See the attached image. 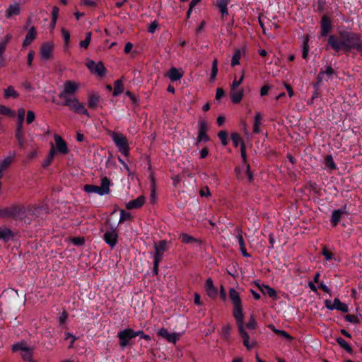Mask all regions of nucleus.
Returning a JSON list of instances; mask_svg holds the SVG:
<instances>
[{
	"mask_svg": "<svg viewBox=\"0 0 362 362\" xmlns=\"http://www.w3.org/2000/svg\"><path fill=\"white\" fill-rule=\"evenodd\" d=\"M326 49H332L336 52L341 50L349 52L356 49L362 56V40L360 34L348 30H339L338 36L330 35L328 37Z\"/></svg>",
	"mask_w": 362,
	"mask_h": 362,
	"instance_id": "obj_1",
	"label": "nucleus"
},
{
	"mask_svg": "<svg viewBox=\"0 0 362 362\" xmlns=\"http://www.w3.org/2000/svg\"><path fill=\"white\" fill-rule=\"evenodd\" d=\"M79 88V85L74 81H66L64 83V89L59 93L58 96L64 101L61 103L63 106H67L71 110L90 117L89 112L84 105L78 100L72 97Z\"/></svg>",
	"mask_w": 362,
	"mask_h": 362,
	"instance_id": "obj_2",
	"label": "nucleus"
},
{
	"mask_svg": "<svg viewBox=\"0 0 362 362\" xmlns=\"http://www.w3.org/2000/svg\"><path fill=\"white\" fill-rule=\"evenodd\" d=\"M8 218H12L27 224H30L31 222V219L28 216L25 207L21 204H13L8 206Z\"/></svg>",
	"mask_w": 362,
	"mask_h": 362,
	"instance_id": "obj_3",
	"label": "nucleus"
},
{
	"mask_svg": "<svg viewBox=\"0 0 362 362\" xmlns=\"http://www.w3.org/2000/svg\"><path fill=\"white\" fill-rule=\"evenodd\" d=\"M155 254L153 256V275L156 276L158 274L159 263L163 259L164 253L168 250L167 241L165 240L154 243Z\"/></svg>",
	"mask_w": 362,
	"mask_h": 362,
	"instance_id": "obj_4",
	"label": "nucleus"
},
{
	"mask_svg": "<svg viewBox=\"0 0 362 362\" xmlns=\"http://www.w3.org/2000/svg\"><path fill=\"white\" fill-rule=\"evenodd\" d=\"M233 315L236 321L238 332L242 339H250L249 334L245 330L243 322V303L233 305Z\"/></svg>",
	"mask_w": 362,
	"mask_h": 362,
	"instance_id": "obj_5",
	"label": "nucleus"
},
{
	"mask_svg": "<svg viewBox=\"0 0 362 362\" xmlns=\"http://www.w3.org/2000/svg\"><path fill=\"white\" fill-rule=\"evenodd\" d=\"M110 180L107 177H104L101 180L100 186L93 185H86L83 189L87 193H96L99 195L108 194L110 192Z\"/></svg>",
	"mask_w": 362,
	"mask_h": 362,
	"instance_id": "obj_6",
	"label": "nucleus"
},
{
	"mask_svg": "<svg viewBox=\"0 0 362 362\" xmlns=\"http://www.w3.org/2000/svg\"><path fill=\"white\" fill-rule=\"evenodd\" d=\"M13 352H20L24 361L35 362L33 359V348L28 346L24 341H20L12 345Z\"/></svg>",
	"mask_w": 362,
	"mask_h": 362,
	"instance_id": "obj_7",
	"label": "nucleus"
},
{
	"mask_svg": "<svg viewBox=\"0 0 362 362\" xmlns=\"http://www.w3.org/2000/svg\"><path fill=\"white\" fill-rule=\"evenodd\" d=\"M112 139L119 148V151L125 156L129 153V148L126 136L118 132H113Z\"/></svg>",
	"mask_w": 362,
	"mask_h": 362,
	"instance_id": "obj_8",
	"label": "nucleus"
},
{
	"mask_svg": "<svg viewBox=\"0 0 362 362\" xmlns=\"http://www.w3.org/2000/svg\"><path fill=\"white\" fill-rule=\"evenodd\" d=\"M117 337L119 339H132L136 337H139L140 339H151V337L145 334L143 331H134L130 328L119 332Z\"/></svg>",
	"mask_w": 362,
	"mask_h": 362,
	"instance_id": "obj_9",
	"label": "nucleus"
},
{
	"mask_svg": "<svg viewBox=\"0 0 362 362\" xmlns=\"http://www.w3.org/2000/svg\"><path fill=\"white\" fill-rule=\"evenodd\" d=\"M320 37H329V33H331L332 29H333V25H332V19L326 16V14H325L320 19Z\"/></svg>",
	"mask_w": 362,
	"mask_h": 362,
	"instance_id": "obj_10",
	"label": "nucleus"
},
{
	"mask_svg": "<svg viewBox=\"0 0 362 362\" xmlns=\"http://www.w3.org/2000/svg\"><path fill=\"white\" fill-rule=\"evenodd\" d=\"M86 66L92 74H96L100 77H103L106 74V69L102 62L95 63L93 60L88 59Z\"/></svg>",
	"mask_w": 362,
	"mask_h": 362,
	"instance_id": "obj_11",
	"label": "nucleus"
},
{
	"mask_svg": "<svg viewBox=\"0 0 362 362\" xmlns=\"http://www.w3.org/2000/svg\"><path fill=\"white\" fill-rule=\"evenodd\" d=\"M325 305L326 308L330 310H337L343 313H347L349 311L347 304L341 302L339 298H334L333 303L330 300H325Z\"/></svg>",
	"mask_w": 362,
	"mask_h": 362,
	"instance_id": "obj_12",
	"label": "nucleus"
},
{
	"mask_svg": "<svg viewBox=\"0 0 362 362\" xmlns=\"http://www.w3.org/2000/svg\"><path fill=\"white\" fill-rule=\"evenodd\" d=\"M54 49V44L52 42H46L43 43L40 49V54L42 59L48 60L52 57Z\"/></svg>",
	"mask_w": 362,
	"mask_h": 362,
	"instance_id": "obj_13",
	"label": "nucleus"
},
{
	"mask_svg": "<svg viewBox=\"0 0 362 362\" xmlns=\"http://www.w3.org/2000/svg\"><path fill=\"white\" fill-rule=\"evenodd\" d=\"M205 291L211 299H216L218 296V288L214 286V281L211 278L205 281Z\"/></svg>",
	"mask_w": 362,
	"mask_h": 362,
	"instance_id": "obj_14",
	"label": "nucleus"
},
{
	"mask_svg": "<svg viewBox=\"0 0 362 362\" xmlns=\"http://www.w3.org/2000/svg\"><path fill=\"white\" fill-rule=\"evenodd\" d=\"M158 337L165 339H178L182 337V332L169 333L165 328H161L158 332Z\"/></svg>",
	"mask_w": 362,
	"mask_h": 362,
	"instance_id": "obj_15",
	"label": "nucleus"
},
{
	"mask_svg": "<svg viewBox=\"0 0 362 362\" xmlns=\"http://www.w3.org/2000/svg\"><path fill=\"white\" fill-rule=\"evenodd\" d=\"M54 137L56 143L57 150L63 155L67 154L69 153V148L66 143L60 136L57 134H54Z\"/></svg>",
	"mask_w": 362,
	"mask_h": 362,
	"instance_id": "obj_16",
	"label": "nucleus"
},
{
	"mask_svg": "<svg viewBox=\"0 0 362 362\" xmlns=\"http://www.w3.org/2000/svg\"><path fill=\"white\" fill-rule=\"evenodd\" d=\"M117 237L118 235L115 230H111L104 234L103 238L107 244L113 247L117 244Z\"/></svg>",
	"mask_w": 362,
	"mask_h": 362,
	"instance_id": "obj_17",
	"label": "nucleus"
},
{
	"mask_svg": "<svg viewBox=\"0 0 362 362\" xmlns=\"http://www.w3.org/2000/svg\"><path fill=\"white\" fill-rule=\"evenodd\" d=\"M146 202V197L143 195L139 196L135 199L129 201L126 204V208L128 210L141 208Z\"/></svg>",
	"mask_w": 362,
	"mask_h": 362,
	"instance_id": "obj_18",
	"label": "nucleus"
},
{
	"mask_svg": "<svg viewBox=\"0 0 362 362\" xmlns=\"http://www.w3.org/2000/svg\"><path fill=\"white\" fill-rule=\"evenodd\" d=\"M179 239L186 244H197L201 249L202 245V240L201 239H196L194 237L187 234L181 233L179 236Z\"/></svg>",
	"mask_w": 362,
	"mask_h": 362,
	"instance_id": "obj_19",
	"label": "nucleus"
},
{
	"mask_svg": "<svg viewBox=\"0 0 362 362\" xmlns=\"http://www.w3.org/2000/svg\"><path fill=\"white\" fill-rule=\"evenodd\" d=\"M37 35V33L35 26H33V25L31 26L29 28V30L25 35V37L23 42V45H22L23 47H26L29 46L32 43V42L36 38Z\"/></svg>",
	"mask_w": 362,
	"mask_h": 362,
	"instance_id": "obj_20",
	"label": "nucleus"
},
{
	"mask_svg": "<svg viewBox=\"0 0 362 362\" xmlns=\"http://www.w3.org/2000/svg\"><path fill=\"white\" fill-rule=\"evenodd\" d=\"M256 285L257 286L259 291L262 292L263 295H268L269 296L273 298L274 299L277 298L278 295L274 288H272L268 285H260L259 284H257Z\"/></svg>",
	"mask_w": 362,
	"mask_h": 362,
	"instance_id": "obj_21",
	"label": "nucleus"
},
{
	"mask_svg": "<svg viewBox=\"0 0 362 362\" xmlns=\"http://www.w3.org/2000/svg\"><path fill=\"white\" fill-rule=\"evenodd\" d=\"M100 101V95L97 93L88 94V106L90 109H96Z\"/></svg>",
	"mask_w": 362,
	"mask_h": 362,
	"instance_id": "obj_22",
	"label": "nucleus"
},
{
	"mask_svg": "<svg viewBox=\"0 0 362 362\" xmlns=\"http://www.w3.org/2000/svg\"><path fill=\"white\" fill-rule=\"evenodd\" d=\"M13 238L14 233L11 229L8 228H0V240H2L4 243H7Z\"/></svg>",
	"mask_w": 362,
	"mask_h": 362,
	"instance_id": "obj_23",
	"label": "nucleus"
},
{
	"mask_svg": "<svg viewBox=\"0 0 362 362\" xmlns=\"http://www.w3.org/2000/svg\"><path fill=\"white\" fill-rule=\"evenodd\" d=\"M268 328L270 329L271 332L274 334L277 337L284 338L285 339H294L289 335L288 333L284 332V330L277 329L273 325H269Z\"/></svg>",
	"mask_w": 362,
	"mask_h": 362,
	"instance_id": "obj_24",
	"label": "nucleus"
},
{
	"mask_svg": "<svg viewBox=\"0 0 362 362\" xmlns=\"http://www.w3.org/2000/svg\"><path fill=\"white\" fill-rule=\"evenodd\" d=\"M167 76L171 81H176L182 77L183 71L173 67L169 70Z\"/></svg>",
	"mask_w": 362,
	"mask_h": 362,
	"instance_id": "obj_25",
	"label": "nucleus"
},
{
	"mask_svg": "<svg viewBox=\"0 0 362 362\" xmlns=\"http://www.w3.org/2000/svg\"><path fill=\"white\" fill-rule=\"evenodd\" d=\"M230 96L231 100L233 103H235V104L240 103L241 102V100H243V89H240V90H230Z\"/></svg>",
	"mask_w": 362,
	"mask_h": 362,
	"instance_id": "obj_26",
	"label": "nucleus"
},
{
	"mask_svg": "<svg viewBox=\"0 0 362 362\" xmlns=\"http://www.w3.org/2000/svg\"><path fill=\"white\" fill-rule=\"evenodd\" d=\"M229 298L232 301L233 305L242 303V300L238 292L233 288H230L229 289Z\"/></svg>",
	"mask_w": 362,
	"mask_h": 362,
	"instance_id": "obj_27",
	"label": "nucleus"
},
{
	"mask_svg": "<svg viewBox=\"0 0 362 362\" xmlns=\"http://www.w3.org/2000/svg\"><path fill=\"white\" fill-rule=\"evenodd\" d=\"M342 217V212H341L339 209H335L332 211V216L330 218V223L332 227L337 226L340 221V219Z\"/></svg>",
	"mask_w": 362,
	"mask_h": 362,
	"instance_id": "obj_28",
	"label": "nucleus"
},
{
	"mask_svg": "<svg viewBox=\"0 0 362 362\" xmlns=\"http://www.w3.org/2000/svg\"><path fill=\"white\" fill-rule=\"evenodd\" d=\"M228 1L227 0H217L216 1V6L219 9L220 12L222 13V17L226 16L228 14Z\"/></svg>",
	"mask_w": 362,
	"mask_h": 362,
	"instance_id": "obj_29",
	"label": "nucleus"
},
{
	"mask_svg": "<svg viewBox=\"0 0 362 362\" xmlns=\"http://www.w3.org/2000/svg\"><path fill=\"white\" fill-rule=\"evenodd\" d=\"M262 116L261 112H256L254 124H253V133L259 134L260 132V125L262 124Z\"/></svg>",
	"mask_w": 362,
	"mask_h": 362,
	"instance_id": "obj_30",
	"label": "nucleus"
},
{
	"mask_svg": "<svg viewBox=\"0 0 362 362\" xmlns=\"http://www.w3.org/2000/svg\"><path fill=\"white\" fill-rule=\"evenodd\" d=\"M20 13V6L18 4L10 5L6 11L7 18L11 17L13 15H18Z\"/></svg>",
	"mask_w": 362,
	"mask_h": 362,
	"instance_id": "obj_31",
	"label": "nucleus"
},
{
	"mask_svg": "<svg viewBox=\"0 0 362 362\" xmlns=\"http://www.w3.org/2000/svg\"><path fill=\"white\" fill-rule=\"evenodd\" d=\"M4 96L6 99L10 98H17L19 96V93L14 89L13 86H10L7 88L4 89Z\"/></svg>",
	"mask_w": 362,
	"mask_h": 362,
	"instance_id": "obj_32",
	"label": "nucleus"
},
{
	"mask_svg": "<svg viewBox=\"0 0 362 362\" xmlns=\"http://www.w3.org/2000/svg\"><path fill=\"white\" fill-rule=\"evenodd\" d=\"M124 90V86L121 79L117 80L114 83L113 96L117 97Z\"/></svg>",
	"mask_w": 362,
	"mask_h": 362,
	"instance_id": "obj_33",
	"label": "nucleus"
},
{
	"mask_svg": "<svg viewBox=\"0 0 362 362\" xmlns=\"http://www.w3.org/2000/svg\"><path fill=\"white\" fill-rule=\"evenodd\" d=\"M6 49V41L0 42V69L5 66L6 62L4 54Z\"/></svg>",
	"mask_w": 362,
	"mask_h": 362,
	"instance_id": "obj_34",
	"label": "nucleus"
},
{
	"mask_svg": "<svg viewBox=\"0 0 362 362\" xmlns=\"http://www.w3.org/2000/svg\"><path fill=\"white\" fill-rule=\"evenodd\" d=\"M242 57V52L240 49H235L234 54L231 59V66H235L240 64V59Z\"/></svg>",
	"mask_w": 362,
	"mask_h": 362,
	"instance_id": "obj_35",
	"label": "nucleus"
},
{
	"mask_svg": "<svg viewBox=\"0 0 362 362\" xmlns=\"http://www.w3.org/2000/svg\"><path fill=\"white\" fill-rule=\"evenodd\" d=\"M15 137L18 141V146H20V148H24L25 144L24 132H16Z\"/></svg>",
	"mask_w": 362,
	"mask_h": 362,
	"instance_id": "obj_36",
	"label": "nucleus"
},
{
	"mask_svg": "<svg viewBox=\"0 0 362 362\" xmlns=\"http://www.w3.org/2000/svg\"><path fill=\"white\" fill-rule=\"evenodd\" d=\"M218 136L221 141L222 145L226 146L229 143L228 134L226 131H221L218 133Z\"/></svg>",
	"mask_w": 362,
	"mask_h": 362,
	"instance_id": "obj_37",
	"label": "nucleus"
},
{
	"mask_svg": "<svg viewBox=\"0 0 362 362\" xmlns=\"http://www.w3.org/2000/svg\"><path fill=\"white\" fill-rule=\"evenodd\" d=\"M13 157L14 155L13 156H8L4 158L2 161L0 163V169L4 170L6 168H8L13 161Z\"/></svg>",
	"mask_w": 362,
	"mask_h": 362,
	"instance_id": "obj_38",
	"label": "nucleus"
},
{
	"mask_svg": "<svg viewBox=\"0 0 362 362\" xmlns=\"http://www.w3.org/2000/svg\"><path fill=\"white\" fill-rule=\"evenodd\" d=\"M325 163L326 166L328 167L331 170L337 169V165L334 162L332 156H331V155H327L325 156Z\"/></svg>",
	"mask_w": 362,
	"mask_h": 362,
	"instance_id": "obj_39",
	"label": "nucleus"
},
{
	"mask_svg": "<svg viewBox=\"0 0 362 362\" xmlns=\"http://www.w3.org/2000/svg\"><path fill=\"white\" fill-rule=\"evenodd\" d=\"M230 137L235 147H238L240 144H241L242 142H244L241 136L237 132L232 133Z\"/></svg>",
	"mask_w": 362,
	"mask_h": 362,
	"instance_id": "obj_40",
	"label": "nucleus"
},
{
	"mask_svg": "<svg viewBox=\"0 0 362 362\" xmlns=\"http://www.w3.org/2000/svg\"><path fill=\"white\" fill-rule=\"evenodd\" d=\"M91 36H92L91 32L86 33L85 40L81 41L79 43L80 47L82 48H84V49H87L89 46L90 41H91Z\"/></svg>",
	"mask_w": 362,
	"mask_h": 362,
	"instance_id": "obj_41",
	"label": "nucleus"
},
{
	"mask_svg": "<svg viewBox=\"0 0 362 362\" xmlns=\"http://www.w3.org/2000/svg\"><path fill=\"white\" fill-rule=\"evenodd\" d=\"M217 73H218V62H217V59H215L213 61L211 73V76H210V78H209L211 82H213L215 81Z\"/></svg>",
	"mask_w": 362,
	"mask_h": 362,
	"instance_id": "obj_42",
	"label": "nucleus"
},
{
	"mask_svg": "<svg viewBox=\"0 0 362 362\" xmlns=\"http://www.w3.org/2000/svg\"><path fill=\"white\" fill-rule=\"evenodd\" d=\"M0 114L4 115H7L11 117L16 116V113L14 111L11 110L10 108L6 107L5 105H0Z\"/></svg>",
	"mask_w": 362,
	"mask_h": 362,
	"instance_id": "obj_43",
	"label": "nucleus"
},
{
	"mask_svg": "<svg viewBox=\"0 0 362 362\" xmlns=\"http://www.w3.org/2000/svg\"><path fill=\"white\" fill-rule=\"evenodd\" d=\"M339 344V346L346 350L347 353L353 355L354 351L352 347L349 345L347 341H337Z\"/></svg>",
	"mask_w": 362,
	"mask_h": 362,
	"instance_id": "obj_44",
	"label": "nucleus"
},
{
	"mask_svg": "<svg viewBox=\"0 0 362 362\" xmlns=\"http://www.w3.org/2000/svg\"><path fill=\"white\" fill-rule=\"evenodd\" d=\"M324 78V72L323 70H320L319 74H317L316 77V82L313 83V88L314 89H318L321 83L322 82Z\"/></svg>",
	"mask_w": 362,
	"mask_h": 362,
	"instance_id": "obj_45",
	"label": "nucleus"
},
{
	"mask_svg": "<svg viewBox=\"0 0 362 362\" xmlns=\"http://www.w3.org/2000/svg\"><path fill=\"white\" fill-rule=\"evenodd\" d=\"M322 255L325 257L326 261H330L334 257L333 254L328 250L326 246H324L322 250Z\"/></svg>",
	"mask_w": 362,
	"mask_h": 362,
	"instance_id": "obj_46",
	"label": "nucleus"
},
{
	"mask_svg": "<svg viewBox=\"0 0 362 362\" xmlns=\"http://www.w3.org/2000/svg\"><path fill=\"white\" fill-rule=\"evenodd\" d=\"M256 325V320L253 316H251L247 323H246L245 325L244 324L245 330L246 329V328H247L249 330H253V329L255 328Z\"/></svg>",
	"mask_w": 362,
	"mask_h": 362,
	"instance_id": "obj_47",
	"label": "nucleus"
},
{
	"mask_svg": "<svg viewBox=\"0 0 362 362\" xmlns=\"http://www.w3.org/2000/svg\"><path fill=\"white\" fill-rule=\"evenodd\" d=\"M309 45H308V40L306 39L303 45V50H302V57L303 59H307L308 56L309 52Z\"/></svg>",
	"mask_w": 362,
	"mask_h": 362,
	"instance_id": "obj_48",
	"label": "nucleus"
},
{
	"mask_svg": "<svg viewBox=\"0 0 362 362\" xmlns=\"http://www.w3.org/2000/svg\"><path fill=\"white\" fill-rule=\"evenodd\" d=\"M199 129L197 136V143H199L204 139V120H200L199 122Z\"/></svg>",
	"mask_w": 362,
	"mask_h": 362,
	"instance_id": "obj_49",
	"label": "nucleus"
},
{
	"mask_svg": "<svg viewBox=\"0 0 362 362\" xmlns=\"http://www.w3.org/2000/svg\"><path fill=\"white\" fill-rule=\"evenodd\" d=\"M61 31H62V34L63 35V38L64 40V45L66 47H68L69 43V40H70V33L67 30H66L64 28H62Z\"/></svg>",
	"mask_w": 362,
	"mask_h": 362,
	"instance_id": "obj_50",
	"label": "nucleus"
},
{
	"mask_svg": "<svg viewBox=\"0 0 362 362\" xmlns=\"http://www.w3.org/2000/svg\"><path fill=\"white\" fill-rule=\"evenodd\" d=\"M326 0H317V11L322 13L326 10Z\"/></svg>",
	"mask_w": 362,
	"mask_h": 362,
	"instance_id": "obj_51",
	"label": "nucleus"
},
{
	"mask_svg": "<svg viewBox=\"0 0 362 362\" xmlns=\"http://www.w3.org/2000/svg\"><path fill=\"white\" fill-rule=\"evenodd\" d=\"M132 217L130 213L125 211L124 210L122 209L120 211V218L119 223H121L124 222V221L130 219Z\"/></svg>",
	"mask_w": 362,
	"mask_h": 362,
	"instance_id": "obj_52",
	"label": "nucleus"
},
{
	"mask_svg": "<svg viewBox=\"0 0 362 362\" xmlns=\"http://www.w3.org/2000/svg\"><path fill=\"white\" fill-rule=\"evenodd\" d=\"M345 320H346V322L352 324H357L359 323L360 322L359 318L354 315H346L345 316Z\"/></svg>",
	"mask_w": 362,
	"mask_h": 362,
	"instance_id": "obj_53",
	"label": "nucleus"
},
{
	"mask_svg": "<svg viewBox=\"0 0 362 362\" xmlns=\"http://www.w3.org/2000/svg\"><path fill=\"white\" fill-rule=\"evenodd\" d=\"M243 78H244L243 75H242L240 76V78L238 80H237V78H235L231 83L230 90H236L238 88V87L240 86L241 85V83H243Z\"/></svg>",
	"mask_w": 362,
	"mask_h": 362,
	"instance_id": "obj_54",
	"label": "nucleus"
},
{
	"mask_svg": "<svg viewBox=\"0 0 362 362\" xmlns=\"http://www.w3.org/2000/svg\"><path fill=\"white\" fill-rule=\"evenodd\" d=\"M245 142H242L241 144V156H242V159H243V162L244 164H245L247 165V154H246V151H245Z\"/></svg>",
	"mask_w": 362,
	"mask_h": 362,
	"instance_id": "obj_55",
	"label": "nucleus"
},
{
	"mask_svg": "<svg viewBox=\"0 0 362 362\" xmlns=\"http://www.w3.org/2000/svg\"><path fill=\"white\" fill-rule=\"evenodd\" d=\"M201 0H192L190 4H189V9H188V11L187 13V18H189L190 17V14L193 10V8H194V6L200 1Z\"/></svg>",
	"mask_w": 362,
	"mask_h": 362,
	"instance_id": "obj_56",
	"label": "nucleus"
},
{
	"mask_svg": "<svg viewBox=\"0 0 362 362\" xmlns=\"http://www.w3.org/2000/svg\"><path fill=\"white\" fill-rule=\"evenodd\" d=\"M35 119V115L33 111L29 110L27 112V117H26V122L28 124H31Z\"/></svg>",
	"mask_w": 362,
	"mask_h": 362,
	"instance_id": "obj_57",
	"label": "nucleus"
},
{
	"mask_svg": "<svg viewBox=\"0 0 362 362\" xmlns=\"http://www.w3.org/2000/svg\"><path fill=\"white\" fill-rule=\"evenodd\" d=\"M236 238H237V240H238V245H239L240 249L243 248V247H245V241H244L243 238L242 230H239L238 231V233Z\"/></svg>",
	"mask_w": 362,
	"mask_h": 362,
	"instance_id": "obj_58",
	"label": "nucleus"
},
{
	"mask_svg": "<svg viewBox=\"0 0 362 362\" xmlns=\"http://www.w3.org/2000/svg\"><path fill=\"white\" fill-rule=\"evenodd\" d=\"M323 72L324 75L326 74L329 77H332L334 74H336L335 71H334L331 65L327 66L325 70L323 71Z\"/></svg>",
	"mask_w": 362,
	"mask_h": 362,
	"instance_id": "obj_59",
	"label": "nucleus"
},
{
	"mask_svg": "<svg viewBox=\"0 0 362 362\" xmlns=\"http://www.w3.org/2000/svg\"><path fill=\"white\" fill-rule=\"evenodd\" d=\"M158 23L156 21H154L149 25V26L148 28V32L150 33H153L155 32L156 29L158 28Z\"/></svg>",
	"mask_w": 362,
	"mask_h": 362,
	"instance_id": "obj_60",
	"label": "nucleus"
},
{
	"mask_svg": "<svg viewBox=\"0 0 362 362\" xmlns=\"http://www.w3.org/2000/svg\"><path fill=\"white\" fill-rule=\"evenodd\" d=\"M126 95L129 97V98L131 99L132 102L134 104L138 105V103H139V98H136L131 91L127 90L126 92Z\"/></svg>",
	"mask_w": 362,
	"mask_h": 362,
	"instance_id": "obj_61",
	"label": "nucleus"
},
{
	"mask_svg": "<svg viewBox=\"0 0 362 362\" xmlns=\"http://www.w3.org/2000/svg\"><path fill=\"white\" fill-rule=\"evenodd\" d=\"M243 344L247 349H250L257 346V341H243Z\"/></svg>",
	"mask_w": 362,
	"mask_h": 362,
	"instance_id": "obj_62",
	"label": "nucleus"
},
{
	"mask_svg": "<svg viewBox=\"0 0 362 362\" xmlns=\"http://www.w3.org/2000/svg\"><path fill=\"white\" fill-rule=\"evenodd\" d=\"M25 110L24 108H19L18 110V121H24Z\"/></svg>",
	"mask_w": 362,
	"mask_h": 362,
	"instance_id": "obj_63",
	"label": "nucleus"
},
{
	"mask_svg": "<svg viewBox=\"0 0 362 362\" xmlns=\"http://www.w3.org/2000/svg\"><path fill=\"white\" fill-rule=\"evenodd\" d=\"M270 88H271V86L269 85L263 86L260 90L261 96L267 95L268 94Z\"/></svg>",
	"mask_w": 362,
	"mask_h": 362,
	"instance_id": "obj_64",
	"label": "nucleus"
}]
</instances>
